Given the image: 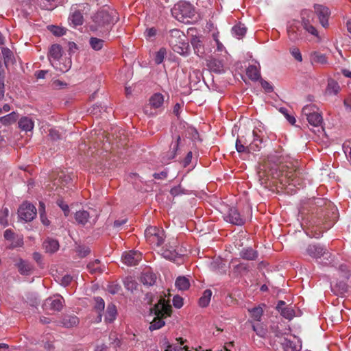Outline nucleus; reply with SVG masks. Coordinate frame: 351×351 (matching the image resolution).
Masks as SVG:
<instances>
[{"label": "nucleus", "instance_id": "nucleus-1", "mask_svg": "<svg viewBox=\"0 0 351 351\" xmlns=\"http://www.w3.org/2000/svg\"><path fill=\"white\" fill-rule=\"evenodd\" d=\"M119 19V14L115 10L104 5L92 14L89 19V31L101 38H106Z\"/></svg>", "mask_w": 351, "mask_h": 351}, {"label": "nucleus", "instance_id": "nucleus-2", "mask_svg": "<svg viewBox=\"0 0 351 351\" xmlns=\"http://www.w3.org/2000/svg\"><path fill=\"white\" fill-rule=\"evenodd\" d=\"M153 311L156 317L150 323L149 328L151 331L160 329L165 325V322L162 318L170 315L171 306L165 299H160L158 302L155 304Z\"/></svg>", "mask_w": 351, "mask_h": 351}, {"label": "nucleus", "instance_id": "nucleus-3", "mask_svg": "<svg viewBox=\"0 0 351 351\" xmlns=\"http://www.w3.org/2000/svg\"><path fill=\"white\" fill-rule=\"evenodd\" d=\"M168 40L175 52L182 55L186 53L189 44L186 36L182 32L177 29H171Z\"/></svg>", "mask_w": 351, "mask_h": 351}, {"label": "nucleus", "instance_id": "nucleus-4", "mask_svg": "<svg viewBox=\"0 0 351 351\" xmlns=\"http://www.w3.org/2000/svg\"><path fill=\"white\" fill-rule=\"evenodd\" d=\"M173 16L180 22L188 23L195 14L193 6L186 1H180L171 10Z\"/></svg>", "mask_w": 351, "mask_h": 351}, {"label": "nucleus", "instance_id": "nucleus-5", "mask_svg": "<svg viewBox=\"0 0 351 351\" xmlns=\"http://www.w3.org/2000/svg\"><path fill=\"white\" fill-rule=\"evenodd\" d=\"M309 124L313 126H319L323 122V118L318 107L315 104H308L304 106L302 110Z\"/></svg>", "mask_w": 351, "mask_h": 351}, {"label": "nucleus", "instance_id": "nucleus-6", "mask_svg": "<svg viewBox=\"0 0 351 351\" xmlns=\"http://www.w3.org/2000/svg\"><path fill=\"white\" fill-rule=\"evenodd\" d=\"M145 237L149 244L153 247H158L163 243L165 235L162 229L150 226L145 230Z\"/></svg>", "mask_w": 351, "mask_h": 351}, {"label": "nucleus", "instance_id": "nucleus-7", "mask_svg": "<svg viewBox=\"0 0 351 351\" xmlns=\"http://www.w3.org/2000/svg\"><path fill=\"white\" fill-rule=\"evenodd\" d=\"M313 18V12L308 10H303L301 12V23L302 29L305 32L315 37L318 41L322 40L319 32L311 23L310 19Z\"/></svg>", "mask_w": 351, "mask_h": 351}, {"label": "nucleus", "instance_id": "nucleus-8", "mask_svg": "<svg viewBox=\"0 0 351 351\" xmlns=\"http://www.w3.org/2000/svg\"><path fill=\"white\" fill-rule=\"evenodd\" d=\"M105 308V302L100 297H95L92 301V309L89 313V319L94 323L101 321L103 312Z\"/></svg>", "mask_w": 351, "mask_h": 351}, {"label": "nucleus", "instance_id": "nucleus-9", "mask_svg": "<svg viewBox=\"0 0 351 351\" xmlns=\"http://www.w3.org/2000/svg\"><path fill=\"white\" fill-rule=\"evenodd\" d=\"M18 214L20 219L25 221H30L36 217V209L33 204L25 202L19 207Z\"/></svg>", "mask_w": 351, "mask_h": 351}, {"label": "nucleus", "instance_id": "nucleus-10", "mask_svg": "<svg viewBox=\"0 0 351 351\" xmlns=\"http://www.w3.org/2000/svg\"><path fill=\"white\" fill-rule=\"evenodd\" d=\"M314 10L321 25L324 28L328 27L329 25L328 19L331 14L330 9L325 5L315 4Z\"/></svg>", "mask_w": 351, "mask_h": 351}, {"label": "nucleus", "instance_id": "nucleus-11", "mask_svg": "<svg viewBox=\"0 0 351 351\" xmlns=\"http://www.w3.org/2000/svg\"><path fill=\"white\" fill-rule=\"evenodd\" d=\"M263 127L261 123H258V126H256L252 131L253 141L250 144L248 149L254 152L260 150L263 142Z\"/></svg>", "mask_w": 351, "mask_h": 351}, {"label": "nucleus", "instance_id": "nucleus-12", "mask_svg": "<svg viewBox=\"0 0 351 351\" xmlns=\"http://www.w3.org/2000/svg\"><path fill=\"white\" fill-rule=\"evenodd\" d=\"M223 219L227 222L237 226H242L246 221V219L241 215L235 208H229L228 213L224 215Z\"/></svg>", "mask_w": 351, "mask_h": 351}, {"label": "nucleus", "instance_id": "nucleus-13", "mask_svg": "<svg viewBox=\"0 0 351 351\" xmlns=\"http://www.w3.org/2000/svg\"><path fill=\"white\" fill-rule=\"evenodd\" d=\"M142 259V254L138 251H130L122 255V261L128 266L137 265Z\"/></svg>", "mask_w": 351, "mask_h": 351}, {"label": "nucleus", "instance_id": "nucleus-14", "mask_svg": "<svg viewBox=\"0 0 351 351\" xmlns=\"http://www.w3.org/2000/svg\"><path fill=\"white\" fill-rule=\"evenodd\" d=\"M161 255L167 260L180 264L182 261V254L176 252L171 246L166 245L161 250Z\"/></svg>", "mask_w": 351, "mask_h": 351}, {"label": "nucleus", "instance_id": "nucleus-15", "mask_svg": "<svg viewBox=\"0 0 351 351\" xmlns=\"http://www.w3.org/2000/svg\"><path fill=\"white\" fill-rule=\"evenodd\" d=\"M302 29L294 24L291 25L287 29L289 39L293 43L303 40L304 38V34Z\"/></svg>", "mask_w": 351, "mask_h": 351}, {"label": "nucleus", "instance_id": "nucleus-16", "mask_svg": "<svg viewBox=\"0 0 351 351\" xmlns=\"http://www.w3.org/2000/svg\"><path fill=\"white\" fill-rule=\"evenodd\" d=\"M62 298L54 297L47 298L43 304L46 310L60 311L62 308Z\"/></svg>", "mask_w": 351, "mask_h": 351}, {"label": "nucleus", "instance_id": "nucleus-17", "mask_svg": "<svg viewBox=\"0 0 351 351\" xmlns=\"http://www.w3.org/2000/svg\"><path fill=\"white\" fill-rule=\"evenodd\" d=\"M51 66L61 73L68 71L71 66V62L69 59L61 58L58 60L52 62Z\"/></svg>", "mask_w": 351, "mask_h": 351}, {"label": "nucleus", "instance_id": "nucleus-18", "mask_svg": "<svg viewBox=\"0 0 351 351\" xmlns=\"http://www.w3.org/2000/svg\"><path fill=\"white\" fill-rule=\"evenodd\" d=\"M105 270V265L101 264L98 259H95L94 261L89 262V274L93 275H99L104 272Z\"/></svg>", "mask_w": 351, "mask_h": 351}, {"label": "nucleus", "instance_id": "nucleus-19", "mask_svg": "<svg viewBox=\"0 0 351 351\" xmlns=\"http://www.w3.org/2000/svg\"><path fill=\"white\" fill-rule=\"evenodd\" d=\"M19 128L25 132L32 131L34 127V121L29 117H21L19 122Z\"/></svg>", "mask_w": 351, "mask_h": 351}, {"label": "nucleus", "instance_id": "nucleus-20", "mask_svg": "<svg viewBox=\"0 0 351 351\" xmlns=\"http://www.w3.org/2000/svg\"><path fill=\"white\" fill-rule=\"evenodd\" d=\"M117 307L113 304H109L107 306V309L106 311L104 321L106 323H112L113 322L117 317Z\"/></svg>", "mask_w": 351, "mask_h": 351}, {"label": "nucleus", "instance_id": "nucleus-21", "mask_svg": "<svg viewBox=\"0 0 351 351\" xmlns=\"http://www.w3.org/2000/svg\"><path fill=\"white\" fill-rule=\"evenodd\" d=\"M308 254L313 258H319L324 254V249L320 245H309L306 249Z\"/></svg>", "mask_w": 351, "mask_h": 351}, {"label": "nucleus", "instance_id": "nucleus-22", "mask_svg": "<svg viewBox=\"0 0 351 351\" xmlns=\"http://www.w3.org/2000/svg\"><path fill=\"white\" fill-rule=\"evenodd\" d=\"M62 58V48L59 45H51L49 49V59L52 64V62L58 60Z\"/></svg>", "mask_w": 351, "mask_h": 351}, {"label": "nucleus", "instance_id": "nucleus-23", "mask_svg": "<svg viewBox=\"0 0 351 351\" xmlns=\"http://www.w3.org/2000/svg\"><path fill=\"white\" fill-rule=\"evenodd\" d=\"M209 69L215 73H221L223 72V64L222 61L215 58H210L207 64Z\"/></svg>", "mask_w": 351, "mask_h": 351}, {"label": "nucleus", "instance_id": "nucleus-24", "mask_svg": "<svg viewBox=\"0 0 351 351\" xmlns=\"http://www.w3.org/2000/svg\"><path fill=\"white\" fill-rule=\"evenodd\" d=\"M43 247L46 252L54 253L59 249V243L57 240L47 239L44 241Z\"/></svg>", "mask_w": 351, "mask_h": 351}, {"label": "nucleus", "instance_id": "nucleus-25", "mask_svg": "<svg viewBox=\"0 0 351 351\" xmlns=\"http://www.w3.org/2000/svg\"><path fill=\"white\" fill-rule=\"evenodd\" d=\"M246 75L253 81L258 80L261 77L259 66L256 64L250 65L246 69Z\"/></svg>", "mask_w": 351, "mask_h": 351}, {"label": "nucleus", "instance_id": "nucleus-26", "mask_svg": "<svg viewBox=\"0 0 351 351\" xmlns=\"http://www.w3.org/2000/svg\"><path fill=\"white\" fill-rule=\"evenodd\" d=\"M141 280L143 285L152 286L156 282V276L152 271H145L141 275Z\"/></svg>", "mask_w": 351, "mask_h": 351}, {"label": "nucleus", "instance_id": "nucleus-27", "mask_svg": "<svg viewBox=\"0 0 351 351\" xmlns=\"http://www.w3.org/2000/svg\"><path fill=\"white\" fill-rule=\"evenodd\" d=\"M69 21L74 27L81 25L83 23V16L80 11H73L69 17Z\"/></svg>", "mask_w": 351, "mask_h": 351}, {"label": "nucleus", "instance_id": "nucleus-28", "mask_svg": "<svg viewBox=\"0 0 351 351\" xmlns=\"http://www.w3.org/2000/svg\"><path fill=\"white\" fill-rule=\"evenodd\" d=\"M175 285L180 291L187 290L190 287L189 280L185 276H179L177 278Z\"/></svg>", "mask_w": 351, "mask_h": 351}, {"label": "nucleus", "instance_id": "nucleus-29", "mask_svg": "<svg viewBox=\"0 0 351 351\" xmlns=\"http://www.w3.org/2000/svg\"><path fill=\"white\" fill-rule=\"evenodd\" d=\"M240 256L243 259L252 261L257 258L258 254L256 251L250 247H248L241 250L240 252Z\"/></svg>", "mask_w": 351, "mask_h": 351}, {"label": "nucleus", "instance_id": "nucleus-30", "mask_svg": "<svg viewBox=\"0 0 351 351\" xmlns=\"http://www.w3.org/2000/svg\"><path fill=\"white\" fill-rule=\"evenodd\" d=\"M164 103V97L160 93H155L149 99L150 105L155 108H160Z\"/></svg>", "mask_w": 351, "mask_h": 351}, {"label": "nucleus", "instance_id": "nucleus-31", "mask_svg": "<svg viewBox=\"0 0 351 351\" xmlns=\"http://www.w3.org/2000/svg\"><path fill=\"white\" fill-rule=\"evenodd\" d=\"M104 38H98L96 37H91L89 39V45L91 48L95 51L101 50L104 45Z\"/></svg>", "mask_w": 351, "mask_h": 351}, {"label": "nucleus", "instance_id": "nucleus-32", "mask_svg": "<svg viewBox=\"0 0 351 351\" xmlns=\"http://www.w3.org/2000/svg\"><path fill=\"white\" fill-rule=\"evenodd\" d=\"M212 296V291L210 289H206L204 291L202 297L199 299V305L201 307L207 306L210 301Z\"/></svg>", "mask_w": 351, "mask_h": 351}, {"label": "nucleus", "instance_id": "nucleus-33", "mask_svg": "<svg viewBox=\"0 0 351 351\" xmlns=\"http://www.w3.org/2000/svg\"><path fill=\"white\" fill-rule=\"evenodd\" d=\"M248 322L251 324L253 330L258 336L264 337L266 335L267 329L262 324H255L252 320H249Z\"/></svg>", "mask_w": 351, "mask_h": 351}, {"label": "nucleus", "instance_id": "nucleus-34", "mask_svg": "<svg viewBox=\"0 0 351 351\" xmlns=\"http://www.w3.org/2000/svg\"><path fill=\"white\" fill-rule=\"evenodd\" d=\"M340 87L339 84L334 80H330L328 82L326 93L328 95H337L339 91Z\"/></svg>", "mask_w": 351, "mask_h": 351}, {"label": "nucleus", "instance_id": "nucleus-35", "mask_svg": "<svg viewBox=\"0 0 351 351\" xmlns=\"http://www.w3.org/2000/svg\"><path fill=\"white\" fill-rule=\"evenodd\" d=\"M232 34L238 38L243 37L246 33V27L243 24H238L232 27Z\"/></svg>", "mask_w": 351, "mask_h": 351}, {"label": "nucleus", "instance_id": "nucleus-36", "mask_svg": "<svg viewBox=\"0 0 351 351\" xmlns=\"http://www.w3.org/2000/svg\"><path fill=\"white\" fill-rule=\"evenodd\" d=\"M250 316L254 321L261 322L263 314V310L261 307H254L248 310Z\"/></svg>", "mask_w": 351, "mask_h": 351}, {"label": "nucleus", "instance_id": "nucleus-37", "mask_svg": "<svg viewBox=\"0 0 351 351\" xmlns=\"http://www.w3.org/2000/svg\"><path fill=\"white\" fill-rule=\"evenodd\" d=\"M75 219L78 223L84 225L88 221V213L85 210L77 211L75 215Z\"/></svg>", "mask_w": 351, "mask_h": 351}, {"label": "nucleus", "instance_id": "nucleus-38", "mask_svg": "<svg viewBox=\"0 0 351 351\" xmlns=\"http://www.w3.org/2000/svg\"><path fill=\"white\" fill-rule=\"evenodd\" d=\"M18 119V114L12 112L4 117H1L0 121L3 124H10L16 121Z\"/></svg>", "mask_w": 351, "mask_h": 351}, {"label": "nucleus", "instance_id": "nucleus-39", "mask_svg": "<svg viewBox=\"0 0 351 351\" xmlns=\"http://www.w3.org/2000/svg\"><path fill=\"white\" fill-rule=\"evenodd\" d=\"M312 61L315 63L324 64L327 63V58L324 54L315 52L312 55Z\"/></svg>", "mask_w": 351, "mask_h": 351}, {"label": "nucleus", "instance_id": "nucleus-40", "mask_svg": "<svg viewBox=\"0 0 351 351\" xmlns=\"http://www.w3.org/2000/svg\"><path fill=\"white\" fill-rule=\"evenodd\" d=\"M78 322V318L76 316H66L63 319V324L67 328L73 327L77 325Z\"/></svg>", "mask_w": 351, "mask_h": 351}, {"label": "nucleus", "instance_id": "nucleus-41", "mask_svg": "<svg viewBox=\"0 0 351 351\" xmlns=\"http://www.w3.org/2000/svg\"><path fill=\"white\" fill-rule=\"evenodd\" d=\"M180 141V136H177L176 137L175 142H172L171 143V144L170 145L171 153H170V156H169V159H173V158H175V156L176 155V152H177V150L178 149V147H179Z\"/></svg>", "mask_w": 351, "mask_h": 351}, {"label": "nucleus", "instance_id": "nucleus-42", "mask_svg": "<svg viewBox=\"0 0 351 351\" xmlns=\"http://www.w3.org/2000/svg\"><path fill=\"white\" fill-rule=\"evenodd\" d=\"M18 269L19 272L23 275H27L29 274L31 267L29 263L24 261H21L18 263Z\"/></svg>", "mask_w": 351, "mask_h": 351}, {"label": "nucleus", "instance_id": "nucleus-43", "mask_svg": "<svg viewBox=\"0 0 351 351\" xmlns=\"http://www.w3.org/2000/svg\"><path fill=\"white\" fill-rule=\"evenodd\" d=\"M99 208H89V223H95L100 214Z\"/></svg>", "mask_w": 351, "mask_h": 351}, {"label": "nucleus", "instance_id": "nucleus-44", "mask_svg": "<svg viewBox=\"0 0 351 351\" xmlns=\"http://www.w3.org/2000/svg\"><path fill=\"white\" fill-rule=\"evenodd\" d=\"M8 214L9 210L7 208H4L0 210V224H1L3 227H5L8 224L7 219Z\"/></svg>", "mask_w": 351, "mask_h": 351}, {"label": "nucleus", "instance_id": "nucleus-45", "mask_svg": "<svg viewBox=\"0 0 351 351\" xmlns=\"http://www.w3.org/2000/svg\"><path fill=\"white\" fill-rule=\"evenodd\" d=\"M165 349L164 351H188L186 350H184V348L181 347V345H182V343H180V346L174 345V344H170L168 341H166L165 343Z\"/></svg>", "mask_w": 351, "mask_h": 351}, {"label": "nucleus", "instance_id": "nucleus-46", "mask_svg": "<svg viewBox=\"0 0 351 351\" xmlns=\"http://www.w3.org/2000/svg\"><path fill=\"white\" fill-rule=\"evenodd\" d=\"M290 53L292 56L298 62L302 61V56L300 49L298 47H293L290 49Z\"/></svg>", "mask_w": 351, "mask_h": 351}, {"label": "nucleus", "instance_id": "nucleus-47", "mask_svg": "<svg viewBox=\"0 0 351 351\" xmlns=\"http://www.w3.org/2000/svg\"><path fill=\"white\" fill-rule=\"evenodd\" d=\"M55 0H41L40 7L42 9L47 10H51L54 8V5L52 4Z\"/></svg>", "mask_w": 351, "mask_h": 351}, {"label": "nucleus", "instance_id": "nucleus-48", "mask_svg": "<svg viewBox=\"0 0 351 351\" xmlns=\"http://www.w3.org/2000/svg\"><path fill=\"white\" fill-rule=\"evenodd\" d=\"M281 315L289 319H291L294 316V311L291 308L285 307L280 311Z\"/></svg>", "mask_w": 351, "mask_h": 351}, {"label": "nucleus", "instance_id": "nucleus-49", "mask_svg": "<svg viewBox=\"0 0 351 351\" xmlns=\"http://www.w3.org/2000/svg\"><path fill=\"white\" fill-rule=\"evenodd\" d=\"M165 49H160L155 55L154 61L156 64H159L162 63L165 58Z\"/></svg>", "mask_w": 351, "mask_h": 351}, {"label": "nucleus", "instance_id": "nucleus-50", "mask_svg": "<svg viewBox=\"0 0 351 351\" xmlns=\"http://www.w3.org/2000/svg\"><path fill=\"white\" fill-rule=\"evenodd\" d=\"M100 84H101V80L95 79L94 80H93L91 82V84H90L91 90H89V91H93V95L95 94L99 90Z\"/></svg>", "mask_w": 351, "mask_h": 351}, {"label": "nucleus", "instance_id": "nucleus-51", "mask_svg": "<svg viewBox=\"0 0 351 351\" xmlns=\"http://www.w3.org/2000/svg\"><path fill=\"white\" fill-rule=\"evenodd\" d=\"M247 147L241 143V141L239 138L237 139L236 141V149L239 153L245 152L247 151Z\"/></svg>", "mask_w": 351, "mask_h": 351}, {"label": "nucleus", "instance_id": "nucleus-52", "mask_svg": "<svg viewBox=\"0 0 351 351\" xmlns=\"http://www.w3.org/2000/svg\"><path fill=\"white\" fill-rule=\"evenodd\" d=\"M173 304L177 308H181L183 306L182 298L179 295L174 296L173 298Z\"/></svg>", "mask_w": 351, "mask_h": 351}, {"label": "nucleus", "instance_id": "nucleus-53", "mask_svg": "<svg viewBox=\"0 0 351 351\" xmlns=\"http://www.w3.org/2000/svg\"><path fill=\"white\" fill-rule=\"evenodd\" d=\"M72 279L73 278L70 275H65L61 278L60 283L62 286L66 287L71 282Z\"/></svg>", "mask_w": 351, "mask_h": 351}, {"label": "nucleus", "instance_id": "nucleus-54", "mask_svg": "<svg viewBox=\"0 0 351 351\" xmlns=\"http://www.w3.org/2000/svg\"><path fill=\"white\" fill-rule=\"evenodd\" d=\"M58 205L62 208V210L64 213L65 216H68L69 213V206L66 204H65L62 200H58Z\"/></svg>", "mask_w": 351, "mask_h": 351}, {"label": "nucleus", "instance_id": "nucleus-55", "mask_svg": "<svg viewBox=\"0 0 351 351\" xmlns=\"http://www.w3.org/2000/svg\"><path fill=\"white\" fill-rule=\"evenodd\" d=\"M23 244V238L22 237H18L11 243V247H21Z\"/></svg>", "mask_w": 351, "mask_h": 351}, {"label": "nucleus", "instance_id": "nucleus-56", "mask_svg": "<svg viewBox=\"0 0 351 351\" xmlns=\"http://www.w3.org/2000/svg\"><path fill=\"white\" fill-rule=\"evenodd\" d=\"M51 32L56 36H62L65 34V29L59 27L53 26L51 27Z\"/></svg>", "mask_w": 351, "mask_h": 351}, {"label": "nucleus", "instance_id": "nucleus-57", "mask_svg": "<svg viewBox=\"0 0 351 351\" xmlns=\"http://www.w3.org/2000/svg\"><path fill=\"white\" fill-rule=\"evenodd\" d=\"M120 289H121V287L118 285L111 284V285H108V291L111 294L117 293Z\"/></svg>", "mask_w": 351, "mask_h": 351}, {"label": "nucleus", "instance_id": "nucleus-58", "mask_svg": "<svg viewBox=\"0 0 351 351\" xmlns=\"http://www.w3.org/2000/svg\"><path fill=\"white\" fill-rule=\"evenodd\" d=\"M183 190L181 188V186H174L173 187L171 191H170V193L173 195V196H177V195H179L182 193H183Z\"/></svg>", "mask_w": 351, "mask_h": 351}, {"label": "nucleus", "instance_id": "nucleus-59", "mask_svg": "<svg viewBox=\"0 0 351 351\" xmlns=\"http://www.w3.org/2000/svg\"><path fill=\"white\" fill-rule=\"evenodd\" d=\"M192 160V152H188L186 156L182 161V165L184 167H186L189 165Z\"/></svg>", "mask_w": 351, "mask_h": 351}, {"label": "nucleus", "instance_id": "nucleus-60", "mask_svg": "<svg viewBox=\"0 0 351 351\" xmlns=\"http://www.w3.org/2000/svg\"><path fill=\"white\" fill-rule=\"evenodd\" d=\"M156 29L154 27H151L149 29H147L145 32V36L146 38H152L156 36Z\"/></svg>", "mask_w": 351, "mask_h": 351}, {"label": "nucleus", "instance_id": "nucleus-61", "mask_svg": "<svg viewBox=\"0 0 351 351\" xmlns=\"http://www.w3.org/2000/svg\"><path fill=\"white\" fill-rule=\"evenodd\" d=\"M261 86L267 93L273 91L272 86L267 81H261Z\"/></svg>", "mask_w": 351, "mask_h": 351}, {"label": "nucleus", "instance_id": "nucleus-62", "mask_svg": "<svg viewBox=\"0 0 351 351\" xmlns=\"http://www.w3.org/2000/svg\"><path fill=\"white\" fill-rule=\"evenodd\" d=\"M49 136L52 140H56L60 138V134L56 129H51L49 130Z\"/></svg>", "mask_w": 351, "mask_h": 351}, {"label": "nucleus", "instance_id": "nucleus-63", "mask_svg": "<svg viewBox=\"0 0 351 351\" xmlns=\"http://www.w3.org/2000/svg\"><path fill=\"white\" fill-rule=\"evenodd\" d=\"M40 218L43 225L48 226L50 224V221L47 219L45 213H41V214H40Z\"/></svg>", "mask_w": 351, "mask_h": 351}, {"label": "nucleus", "instance_id": "nucleus-64", "mask_svg": "<svg viewBox=\"0 0 351 351\" xmlns=\"http://www.w3.org/2000/svg\"><path fill=\"white\" fill-rule=\"evenodd\" d=\"M13 237H14V232L11 230L8 229L5 231L4 237L5 239L11 240L13 239Z\"/></svg>", "mask_w": 351, "mask_h": 351}]
</instances>
